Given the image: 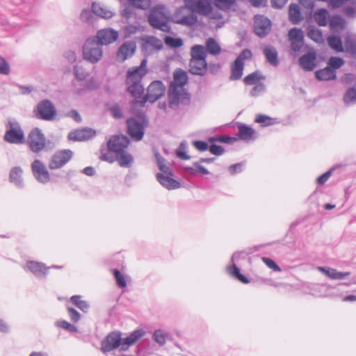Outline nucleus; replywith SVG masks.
Returning <instances> with one entry per match:
<instances>
[{"mask_svg":"<svg viewBox=\"0 0 356 356\" xmlns=\"http://www.w3.org/2000/svg\"><path fill=\"white\" fill-rule=\"evenodd\" d=\"M145 334V332L143 329H138L133 331L125 338H122L121 333L112 332L102 341L101 350L104 353H107L120 348L121 350L125 351L131 345L138 341Z\"/></svg>","mask_w":356,"mask_h":356,"instance_id":"f257e3e1","label":"nucleus"},{"mask_svg":"<svg viewBox=\"0 0 356 356\" xmlns=\"http://www.w3.org/2000/svg\"><path fill=\"white\" fill-rule=\"evenodd\" d=\"M146 59L141 61L140 66L127 72L126 83L128 86L127 91L136 99H140L144 93V87L141 83V79L146 73Z\"/></svg>","mask_w":356,"mask_h":356,"instance_id":"f03ea898","label":"nucleus"},{"mask_svg":"<svg viewBox=\"0 0 356 356\" xmlns=\"http://www.w3.org/2000/svg\"><path fill=\"white\" fill-rule=\"evenodd\" d=\"M148 123L147 118L143 114L128 118L127 120V134L133 140L140 141L144 136L145 129L148 126Z\"/></svg>","mask_w":356,"mask_h":356,"instance_id":"7ed1b4c3","label":"nucleus"},{"mask_svg":"<svg viewBox=\"0 0 356 356\" xmlns=\"http://www.w3.org/2000/svg\"><path fill=\"white\" fill-rule=\"evenodd\" d=\"M149 24L155 29L165 33H170L171 27L168 22L167 17L163 12L162 6H156L150 11L148 17Z\"/></svg>","mask_w":356,"mask_h":356,"instance_id":"20e7f679","label":"nucleus"},{"mask_svg":"<svg viewBox=\"0 0 356 356\" xmlns=\"http://www.w3.org/2000/svg\"><path fill=\"white\" fill-rule=\"evenodd\" d=\"M102 54V47L95 38H89L86 41L83 47V57L86 60L96 63L101 60Z\"/></svg>","mask_w":356,"mask_h":356,"instance_id":"39448f33","label":"nucleus"},{"mask_svg":"<svg viewBox=\"0 0 356 356\" xmlns=\"http://www.w3.org/2000/svg\"><path fill=\"white\" fill-rule=\"evenodd\" d=\"M4 140L12 144H22L24 143V131L16 120L13 118L8 120Z\"/></svg>","mask_w":356,"mask_h":356,"instance_id":"423d86ee","label":"nucleus"},{"mask_svg":"<svg viewBox=\"0 0 356 356\" xmlns=\"http://www.w3.org/2000/svg\"><path fill=\"white\" fill-rule=\"evenodd\" d=\"M165 92V86L161 81H153L147 88V94L142 98L140 101L136 100L140 103L141 106L149 102L154 103L160 99Z\"/></svg>","mask_w":356,"mask_h":356,"instance_id":"0eeeda50","label":"nucleus"},{"mask_svg":"<svg viewBox=\"0 0 356 356\" xmlns=\"http://www.w3.org/2000/svg\"><path fill=\"white\" fill-rule=\"evenodd\" d=\"M35 115L38 119L52 121L56 116V109L54 104L49 99L40 101L34 110Z\"/></svg>","mask_w":356,"mask_h":356,"instance_id":"6e6552de","label":"nucleus"},{"mask_svg":"<svg viewBox=\"0 0 356 356\" xmlns=\"http://www.w3.org/2000/svg\"><path fill=\"white\" fill-rule=\"evenodd\" d=\"M169 106L176 108L181 103L187 104L190 101V95L181 87H170L168 91Z\"/></svg>","mask_w":356,"mask_h":356,"instance_id":"1a4fd4ad","label":"nucleus"},{"mask_svg":"<svg viewBox=\"0 0 356 356\" xmlns=\"http://www.w3.org/2000/svg\"><path fill=\"white\" fill-rule=\"evenodd\" d=\"M185 6L193 13L203 16L211 14L213 7L209 0H184Z\"/></svg>","mask_w":356,"mask_h":356,"instance_id":"9d476101","label":"nucleus"},{"mask_svg":"<svg viewBox=\"0 0 356 356\" xmlns=\"http://www.w3.org/2000/svg\"><path fill=\"white\" fill-rule=\"evenodd\" d=\"M289 40L291 44V54L298 55L304 45V33L300 29L292 28L288 33Z\"/></svg>","mask_w":356,"mask_h":356,"instance_id":"9b49d317","label":"nucleus"},{"mask_svg":"<svg viewBox=\"0 0 356 356\" xmlns=\"http://www.w3.org/2000/svg\"><path fill=\"white\" fill-rule=\"evenodd\" d=\"M130 143L127 136L124 135H114L107 141V149L109 152L117 154L124 150Z\"/></svg>","mask_w":356,"mask_h":356,"instance_id":"f8f14e48","label":"nucleus"},{"mask_svg":"<svg viewBox=\"0 0 356 356\" xmlns=\"http://www.w3.org/2000/svg\"><path fill=\"white\" fill-rule=\"evenodd\" d=\"M24 269L26 272L31 273L38 278L44 279L47 277L51 267L47 266L44 263L36 261H27Z\"/></svg>","mask_w":356,"mask_h":356,"instance_id":"ddd939ff","label":"nucleus"},{"mask_svg":"<svg viewBox=\"0 0 356 356\" xmlns=\"http://www.w3.org/2000/svg\"><path fill=\"white\" fill-rule=\"evenodd\" d=\"M70 149H63L56 152L51 158L49 167L51 170L58 169L65 165L72 157Z\"/></svg>","mask_w":356,"mask_h":356,"instance_id":"4468645a","label":"nucleus"},{"mask_svg":"<svg viewBox=\"0 0 356 356\" xmlns=\"http://www.w3.org/2000/svg\"><path fill=\"white\" fill-rule=\"evenodd\" d=\"M29 144L33 152H40L45 147V137L38 128L33 129L29 135Z\"/></svg>","mask_w":356,"mask_h":356,"instance_id":"2eb2a0df","label":"nucleus"},{"mask_svg":"<svg viewBox=\"0 0 356 356\" xmlns=\"http://www.w3.org/2000/svg\"><path fill=\"white\" fill-rule=\"evenodd\" d=\"M32 173L35 179L43 184L48 183L50 175L44 164L39 159H35L31 163Z\"/></svg>","mask_w":356,"mask_h":356,"instance_id":"dca6fc26","label":"nucleus"},{"mask_svg":"<svg viewBox=\"0 0 356 356\" xmlns=\"http://www.w3.org/2000/svg\"><path fill=\"white\" fill-rule=\"evenodd\" d=\"M271 29L270 20L264 15H256L254 20V31L256 35L263 38L267 35Z\"/></svg>","mask_w":356,"mask_h":356,"instance_id":"f3484780","label":"nucleus"},{"mask_svg":"<svg viewBox=\"0 0 356 356\" xmlns=\"http://www.w3.org/2000/svg\"><path fill=\"white\" fill-rule=\"evenodd\" d=\"M118 32L111 28L101 29L97 31L96 38L97 42L101 46L108 45L113 43L118 38Z\"/></svg>","mask_w":356,"mask_h":356,"instance_id":"a211bd4d","label":"nucleus"},{"mask_svg":"<svg viewBox=\"0 0 356 356\" xmlns=\"http://www.w3.org/2000/svg\"><path fill=\"white\" fill-rule=\"evenodd\" d=\"M96 136V131L92 128L86 127L76 129L68 134L67 138L72 141L88 140Z\"/></svg>","mask_w":356,"mask_h":356,"instance_id":"6ab92c4d","label":"nucleus"},{"mask_svg":"<svg viewBox=\"0 0 356 356\" xmlns=\"http://www.w3.org/2000/svg\"><path fill=\"white\" fill-rule=\"evenodd\" d=\"M300 66L305 71H312L316 67V52L314 49L309 50L307 54L299 58Z\"/></svg>","mask_w":356,"mask_h":356,"instance_id":"aec40b11","label":"nucleus"},{"mask_svg":"<svg viewBox=\"0 0 356 356\" xmlns=\"http://www.w3.org/2000/svg\"><path fill=\"white\" fill-rule=\"evenodd\" d=\"M243 252H235L231 258L232 265L227 267L228 273L234 278L244 284H248L250 280L243 274L241 273L239 268L236 265L235 261H237Z\"/></svg>","mask_w":356,"mask_h":356,"instance_id":"412c9836","label":"nucleus"},{"mask_svg":"<svg viewBox=\"0 0 356 356\" xmlns=\"http://www.w3.org/2000/svg\"><path fill=\"white\" fill-rule=\"evenodd\" d=\"M238 136L242 140L250 142L256 140L258 137L257 131L245 124H238Z\"/></svg>","mask_w":356,"mask_h":356,"instance_id":"4be33fe9","label":"nucleus"},{"mask_svg":"<svg viewBox=\"0 0 356 356\" xmlns=\"http://www.w3.org/2000/svg\"><path fill=\"white\" fill-rule=\"evenodd\" d=\"M206 60L191 59L189 62V72L194 75L204 76L207 71Z\"/></svg>","mask_w":356,"mask_h":356,"instance_id":"5701e85b","label":"nucleus"},{"mask_svg":"<svg viewBox=\"0 0 356 356\" xmlns=\"http://www.w3.org/2000/svg\"><path fill=\"white\" fill-rule=\"evenodd\" d=\"M156 177L157 181L168 190L177 189L181 186L180 183L172 178L173 175H164L162 173H157Z\"/></svg>","mask_w":356,"mask_h":356,"instance_id":"b1692460","label":"nucleus"},{"mask_svg":"<svg viewBox=\"0 0 356 356\" xmlns=\"http://www.w3.org/2000/svg\"><path fill=\"white\" fill-rule=\"evenodd\" d=\"M23 170L20 167L16 166L11 168L9 173V181L18 188H23L24 186L22 178Z\"/></svg>","mask_w":356,"mask_h":356,"instance_id":"393cba45","label":"nucleus"},{"mask_svg":"<svg viewBox=\"0 0 356 356\" xmlns=\"http://www.w3.org/2000/svg\"><path fill=\"white\" fill-rule=\"evenodd\" d=\"M318 270L331 280H343L350 275V272H339L330 267H318Z\"/></svg>","mask_w":356,"mask_h":356,"instance_id":"a878e982","label":"nucleus"},{"mask_svg":"<svg viewBox=\"0 0 356 356\" xmlns=\"http://www.w3.org/2000/svg\"><path fill=\"white\" fill-rule=\"evenodd\" d=\"M136 45L134 42L128 41L122 44L119 48L118 56L121 57L122 60L131 56L136 51Z\"/></svg>","mask_w":356,"mask_h":356,"instance_id":"bb28decb","label":"nucleus"},{"mask_svg":"<svg viewBox=\"0 0 356 356\" xmlns=\"http://www.w3.org/2000/svg\"><path fill=\"white\" fill-rule=\"evenodd\" d=\"M263 53L266 58V60L273 67H277L279 63L278 53L277 49L273 47H266L263 49Z\"/></svg>","mask_w":356,"mask_h":356,"instance_id":"cd10ccee","label":"nucleus"},{"mask_svg":"<svg viewBox=\"0 0 356 356\" xmlns=\"http://www.w3.org/2000/svg\"><path fill=\"white\" fill-rule=\"evenodd\" d=\"M91 9L92 13L104 19H110L114 15L112 10L100 3H92Z\"/></svg>","mask_w":356,"mask_h":356,"instance_id":"c85d7f7f","label":"nucleus"},{"mask_svg":"<svg viewBox=\"0 0 356 356\" xmlns=\"http://www.w3.org/2000/svg\"><path fill=\"white\" fill-rule=\"evenodd\" d=\"M315 76L320 81H330L337 78L336 71L327 65L323 69L316 71Z\"/></svg>","mask_w":356,"mask_h":356,"instance_id":"c756f323","label":"nucleus"},{"mask_svg":"<svg viewBox=\"0 0 356 356\" xmlns=\"http://www.w3.org/2000/svg\"><path fill=\"white\" fill-rule=\"evenodd\" d=\"M177 24L183 26H193L197 22V15L192 12V13L186 15H179L177 14L175 15V21Z\"/></svg>","mask_w":356,"mask_h":356,"instance_id":"7c9ffc66","label":"nucleus"},{"mask_svg":"<svg viewBox=\"0 0 356 356\" xmlns=\"http://www.w3.org/2000/svg\"><path fill=\"white\" fill-rule=\"evenodd\" d=\"M244 69V63H241L239 60H235L231 65V81L238 80L242 77Z\"/></svg>","mask_w":356,"mask_h":356,"instance_id":"2f4dec72","label":"nucleus"},{"mask_svg":"<svg viewBox=\"0 0 356 356\" xmlns=\"http://www.w3.org/2000/svg\"><path fill=\"white\" fill-rule=\"evenodd\" d=\"M188 81V76L186 72L179 70L174 73V81L170 87H181L186 84Z\"/></svg>","mask_w":356,"mask_h":356,"instance_id":"473e14b6","label":"nucleus"},{"mask_svg":"<svg viewBox=\"0 0 356 356\" xmlns=\"http://www.w3.org/2000/svg\"><path fill=\"white\" fill-rule=\"evenodd\" d=\"M289 19L293 24H298L300 22L302 17L301 15L300 7L296 3H291L289 9Z\"/></svg>","mask_w":356,"mask_h":356,"instance_id":"72a5a7b5","label":"nucleus"},{"mask_svg":"<svg viewBox=\"0 0 356 356\" xmlns=\"http://www.w3.org/2000/svg\"><path fill=\"white\" fill-rule=\"evenodd\" d=\"M115 159L121 167H129L134 162L133 156L126 150L115 154Z\"/></svg>","mask_w":356,"mask_h":356,"instance_id":"f704fd0d","label":"nucleus"},{"mask_svg":"<svg viewBox=\"0 0 356 356\" xmlns=\"http://www.w3.org/2000/svg\"><path fill=\"white\" fill-rule=\"evenodd\" d=\"M328 15V11L325 8H321L314 12V19L319 26H325L327 24Z\"/></svg>","mask_w":356,"mask_h":356,"instance_id":"c9c22d12","label":"nucleus"},{"mask_svg":"<svg viewBox=\"0 0 356 356\" xmlns=\"http://www.w3.org/2000/svg\"><path fill=\"white\" fill-rule=\"evenodd\" d=\"M191 59L206 60L207 51L204 46L195 44L191 49Z\"/></svg>","mask_w":356,"mask_h":356,"instance_id":"e433bc0d","label":"nucleus"},{"mask_svg":"<svg viewBox=\"0 0 356 356\" xmlns=\"http://www.w3.org/2000/svg\"><path fill=\"white\" fill-rule=\"evenodd\" d=\"M206 51L211 55L216 56L221 52V47L216 40L213 38H209L206 41Z\"/></svg>","mask_w":356,"mask_h":356,"instance_id":"4c0bfd02","label":"nucleus"},{"mask_svg":"<svg viewBox=\"0 0 356 356\" xmlns=\"http://www.w3.org/2000/svg\"><path fill=\"white\" fill-rule=\"evenodd\" d=\"M346 24V20L339 15H334L330 21V27L333 31L343 30Z\"/></svg>","mask_w":356,"mask_h":356,"instance_id":"58836bf2","label":"nucleus"},{"mask_svg":"<svg viewBox=\"0 0 356 356\" xmlns=\"http://www.w3.org/2000/svg\"><path fill=\"white\" fill-rule=\"evenodd\" d=\"M307 36L317 43L323 42L322 31L314 26H309L307 28Z\"/></svg>","mask_w":356,"mask_h":356,"instance_id":"ea45409f","label":"nucleus"},{"mask_svg":"<svg viewBox=\"0 0 356 356\" xmlns=\"http://www.w3.org/2000/svg\"><path fill=\"white\" fill-rule=\"evenodd\" d=\"M254 121L255 122L261 124L263 127L271 126L280 123V120L278 118H273L263 114H258L256 116Z\"/></svg>","mask_w":356,"mask_h":356,"instance_id":"a19ab883","label":"nucleus"},{"mask_svg":"<svg viewBox=\"0 0 356 356\" xmlns=\"http://www.w3.org/2000/svg\"><path fill=\"white\" fill-rule=\"evenodd\" d=\"M329 46L335 50L337 52H341L343 51L342 41L339 35H331L327 38Z\"/></svg>","mask_w":356,"mask_h":356,"instance_id":"79ce46f5","label":"nucleus"},{"mask_svg":"<svg viewBox=\"0 0 356 356\" xmlns=\"http://www.w3.org/2000/svg\"><path fill=\"white\" fill-rule=\"evenodd\" d=\"M71 302L77 307L82 312L87 313L89 310L90 305L86 300H81L80 296H73L70 298Z\"/></svg>","mask_w":356,"mask_h":356,"instance_id":"37998d69","label":"nucleus"},{"mask_svg":"<svg viewBox=\"0 0 356 356\" xmlns=\"http://www.w3.org/2000/svg\"><path fill=\"white\" fill-rule=\"evenodd\" d=\"M168 337L169 334L167 332L159 329L154 332L152 338L159 346H163Z\"/></svg>","mask_w":356,"mask_h":356,"instance_id":"c03bdc74","label":"nucleus"},{"mask_svg":"<svg viewBox=\"0 0 356 356\" xmlns=\"http://www.w3.org/2000/svg\"><path fill=\"white\" fill-rule=\"evenodd\" d=\"M343 102L346 106L356 103V88H350L346 92L343 96Z\"/></svg>","mask_w":356,"mask_h":356,"instance_id":"a18cd8bd","label":"nucleus"},{"mask_svg":"<svg viewBox=\"0 0 356 356\" xmlns=\"http://www.w3.org/2000/svg\"><path fill=\"white\" fill-rule=\"evenodd\" d=\"M237 140V138L235 137H232L229 136H211L209 138V142L211 143H213L215 142L225 143L228 144H232Z\"/></svg>","mask_w":356,"mask_h":356,"instance_id":"49530a36","label":"nucleus"},{"mask_svg":"<svg viewBox=\"0 0 356 356\" xmlns=\"http://www.w3.org/2000/svg\"><path fill=\"white\" fill-rule=\"evenodd\" d=\"M73 72L76 80L79 81H84L89 75L83 67L77 65L74 66Z\"/></svg>","mask_w":356,"mask_h":356,"instance_id":"de8ad7c7","label":"nucleus"},{"mask_svg":"<svg viewBox=\"0 0 356 356\" xmlns=\"http://www.w3.org/2000/svg\"><path fill=\"white\" fill-rule=\"evenodd\" d=\"M74 87L76 89V93L81 94L82 90L85 89L90 90L97 89L99 87V84L95 79L91 78L86 81L83 88H76V83H74Z\"/></svg>","mask_w":356,"mask_h":356,"instance_id":"09e8293b","label":"nucleus"},{"mask_svg":"<svg viewBox=\"0 0 356 356\" xmlns=\"http://www.w3.org/2000/svg\"><path fill=\"white\" fill-rule=\"evenodd\" d=\"M344 64L343 58L337 56H332L327 61V65L335 71Z\"/></svg>","mask_w":356,"mask_h":356,"instance_id":"8fccbe9b","label":"nucleus"},{"mask_svg":"<svg viewBox=\"0 0 356 356\" xmlns=\"http://www.w3.org/2000/svg\"><path fill=\"white\" fill-rule=\"evenodd\" d=\"M164 42L166 45L172 48H178L183 45V40L181 38L171 36H166L164 38Z\"/></svg>","mask_w":356,"mask_h":356,"instance_id":"3c124183","label":"nucleus"},{"mask_svg":"<svg viewBox=\"0 0 356 356\" xmlns=\"http://www.w3.org/2000/svg\"><path fill=\"white\" fill-rule=\"evenodd\" d=\"M56 325L65 330H67L70 332H76L78 330L77 327L75 325L70 323L69 322L65 320L56 321Z\"/></svg>","mask_w":356,"mask_h":356,"instance_id":"603ef678","label":"nucleus"},{"mask_svg":"<svg viewBox=\"0 0 356 356\" xmlns=\"http://www.w3.org/2000/svg\"><path fill=\"white\" fill-rule=\"evenodd\" d=\"M261 79V78L259 76V73L258 72H254L247 75L244 78L243 81L246 85H253L259 81Z\"/></svg>","mask_w":356,"mask_h":356,"instance_id":"864d4df0","label":"nucleus"},{"mask_svg":"<svg viewBox=\"0 0 356 356\" xmlns=\"http://www.w3.org/2000/svg\"><path fill=\"white\" fill-rule=\"evenodd\" d=\"M187 145L185 142L181 143L178 149L176 151V154L177 157L183 160H188L190 159V156L186 154Z\"/></svg>","mask_w":356,"mask_h":356,"instance_id":"5fc2aeb1","label":"nucleus"},{"mask_svg":"<svg viewBox=\"0 0 356 356\" xmlns=\"http://www.w3.org/2000/svg\"><path fill=\"white\" fill-rule=\"evenodd\" d=\"M113 275L119 287L124 288L127 286L126 280L120 270L118 269L113 270Z\"/></svg>","mask_w":356,"mask_h":356,"instance_id":"6e6d98bb","label":"nucleus"},{"mask_svg":"<svg viewBox=\"0 0 356 356\" xmlns=\"http://www.w3.org/2000/svg\"><path fill=\"white\" fill-rule=\"evenodd\" d=\"M263 262L270 269L276 272H280L281 268L271 259L268 257H262Z\"/></svg>","mask_w":356,"mask_h":356,"instance_id":"4d7b16f0","label":"nucleus"},{"mask_svg":"<svg viewBox=\"0 0 356 356\" xmlns=\"http://www.w3.org/2000/svg\"><path fill=\"white\" fill-rule=\"evenodd\" d=\"M244 163L240 162L231 165L228 168V170L232 175H235L241 172L243 170Z\"/></svg>","mask_w":356,"mask_h":356,"instance_id":"13d9d810","label":"nucleus"},{"mask_svg":"<svg viewBox=\"0 0 356 356\" xmlns=\"http://www.w3.org/2000/svg\"><path fill=\"white\" fill-rule=\"evenodd\" d=\"M334 169H335V168L332 167L328 171H327L326 172H325L323 175H321V176H319L316 179L317 184L319 185L324 184L328 180V179L330 177V176L332 175V173L334 170Z\"/></svg>","mask_w":356,"mask_h":356,"instance_id":"bf43d9fd","label":"nucleus"},{"mask_svg":"<svg viewBox=\"0 0 356 356\" xmlns=\"http://www.w3.org/2000/svg\"><path fill=\"white\" fill-rule=\"evenodd\" d=\"M147 44L153 47L156 49H161L163 48V43L161 40L156 38V37H150L147 40Z\"/></svg>","mask_w":356,"mask_h":356,"instance_id":"052dcab7","label":"nucleus"},{"mask_svg":"<svg viewBox=\"0 0 356 356\" xmlns=\"http://www.w3.org/2000/svg\"><path fill=\"white\" fill-rule=\"evenodd\" d=\"M112 153V152H109L108 150L106 152L104 149H102L99 158L103 161H106L109 163H113L114 162L115 160H116V159H115Z\"/></svg>","mask_w":356,"mask_h":356,"instance_id":"680f3d73","label":"nucleus"},{"mask_svg":"<svg viewBox=\"0 0 356 356\" xmlns=\"http://www.w3.org/2000/svg\"><path fill=\"white\" fill-rule=\"evenodd\" d=\"M139 31L140 27L138 25L129 24L124 28V34L127 37L135 34Z\"/></svg>","mask_w":356,"mask_h":356,"instance_id":"e2e57ef3","label":"nucleus"},{"mask_svg":"<svg viewBox=\"0 0 356 356\" xmlns=\"http://www.w3.org/2000/svg\"><path fill=\"white\" fill-rule=\"evenodd\" d=\"M209 149L212 154L216 156H221L225 152V149L222 146L213 143L210 145Z\"/></svg>","mask_w":356,"mask_h":356,"instance_id":"0e129e2a","label":"nucleus"},{"mask_svg":"<svg viewBox=\"0 0 356 356\" xmlns=\"http://www.w3.org/2000/svg\"><path fill=\"white\" fill-rule=\"evenodd\" d=\"M252 56V51L248 49H243L240 54L238 56V57L236 58V60H239L241 63H244L245 60L250 59Z\"/></svg>","mask_w":356,"mask_h":356,"instance_id":"69168bd1","label":"nucleus"},{"mask_svg":"<svg viewBox=\"0 0 356 356\" xmlns=\"http://www.w3.org/2000/svg\"><path fill=\"white\" fill-rule=\"evenodd\" d=\"M67 312L71 321L73 322L76 323L81 319V314L75 309L67 307Z\"/></svg>","mask_w":356,"mask_h":356,"instance_id":"338daca9","label":"nucleus"},{"mask_svg":"<svg viewBox=\"0 0 356 356\" xmlns=\"http://www.w3.org/2000/svg\"><path fill=\"white\" fill-rule=\"evenodd\" d=\"M343 14L348 17H356V8L350 6H347L343 8Z\"/></svg>","mask_w":356,"mask_h":356,"instance_id":"774afa93","label":"nucleus"}]
</instances>
